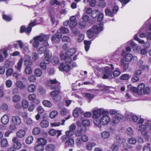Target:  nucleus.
Masks as SVG:
<instances>
[{"instance_id": "34", "label": "nucleus", "mask_w": 151, "mask_h": 151, "mask_svg": "<svg viewBox=\"0 0 151 151\" xmlns=\"http://www.w3.org/2000/svg\"><path fill=\"white\" fill-rule=\"evenodd\" d=\"M49 122L47 120H42L40 123V126L42 128H46L49 126Z\"/></svg>"}, {"instance_id": "39", "label": "nucleus", "mask_w": 151, "mask_h": 151, "mask_svg": "<svg viewBox=\"0 0 151 151\" xmlns=\"http://www.w3.org/2000/svg\"><path fill=\"white\" fill-rule=\"evenodd\" d=\"M43 46L40 47L38 50V53L40 54H42L45 52V50L47 48V47L48 46H45L44 44H42Z\"/></svg>"}, {"instance_id": "41", "label": "nucleus", "mask_w": 151, "mask_h": 151, "mask_svg": "<svg viewBox=\"0 0 151 151\" xmlns=\"http://www.w3.org/2000/svg\"><path fill=\"white\" fill-rule=\"evenodd\" d=\"M42 103L45 106L49 108L51 107L52 105V104L50 101L46 100H43Z\"/></svg>"}, {"instance_id": "62", "label": "nucleus", "mask_w": 151, "mask_h": 151, "mask_svg": "<svg viewBox=\"0 0 151 151\" xmlns=\"http://www.w3.org/2000/svg\"><path fill=\"white\" fill-rule=\"evenodd\" d=\"M62 41L63 42H70L71 41V39L68 36H64L62 38Z\"/></svg>"}, {"instance_id": "52", "label": "nucleus", "mask_w": 151, "mask_h": 151, "mask_svg": "<svg viewBox=\"0 0 151 151\" xmlns=\"http://www.w3.org/2000/svg\"><path fill=\"white\" fill-rule=\"evenodd\" d=\"M105 12L106 15L110 17H112L114 16V13L109 9H106L105 10Z\"/></svg>"}, {"instance_id": "26", "label": "nucleus", "mask_w": 151, "mask_h": 151, "mask_svg": "<svg viewBox=\"0 0 151 151\" xmlns=\"http://www.w3.org/2000/svg\"><path fill=\"white\" fill-rule=\"evenodd\" d=\"M36 143L37 144H40L44 146L46 144L47 142L45 139L43 138H39L37 139Z\"/></svg>"}, {"instance_id": "30", "label": "nucleus", "mask_w": 151, "mask_h": 151, "mask_svg": "<svg viewBox=\"0 0 151 151\" xmlns=\"http://www.w3.org/2000/svg\"><path fill=\"white\" fill-rule=\"evenodd\" d=\"M44 149V146L42 145L37 144L34 147L35 151H43Z\"/></svg>"}, {"instance_id": "27", "label": "nucleus", "mask_w": 151, "mask_h": 151, "mask_svg": "<svg viewBox=\"0 0 151 151\" xmlns=\"http://www.w3.org/2000/svg\"><path fill=\"white\" fill-rule=\"evenodd\" d=\"M34 73L35 76L37 77H40L42 74V71L40 68H38L35 70Z\"/></svg>"}, {"instance_id": "45", "label": "nucleus", "mask_w": 151, "mask_h": 151, "mask_svg": "<svg viewBox=\"0 0 151 151\" xmlns=\"http://www.w3.org/2000/svg\"><path fill=\"white\" fill-rule=\"evenodd\" d=\"M25 73L27 75H30L32 73V68L29 66H26L24 69Z\"/></svg>"}, {"instance_id": "35", "label": "nucleus", "mask_w": 151, "mask_h": 151, "mask_svg": "<svg viewBox=\"0 0 151 151\" xmlns=\"http://www.w3.org/2000/svg\"><path fill=\"white\" fill-rule=\"evenodd\" d=\"M21 97L20 96L18 95H15L13 96L12 99L13 102L14 103H17L21 100Z\"/></svg>"}, {"instance_id": "17", "label": "nucleus", "mask_w": 151, "mask_h": 151, "mask_svg": "<svg viewBox=\"0 0 151 151\" xmlns=\"http://www.w3.org/2000/svg\"><path fill=\"white\" fill-rule=\"evenodd\" d=\"M83 113V111L80 107H77L73 111V115L75 117H78L80 114Z\"/></svg>"}, {"instance_id": "32", "label": "nucleus", "mask_w": 151, "mask_h": 151, "mask_svg": "<svg viewBox=\"0 0 151 151\" xmlns=\"http://www.w3.org/2000/svg\"><path fill=\"white\" fill-rule=\"evenodd\" d=\"M29 102L25 99H23L22 101L21 106L24 109H27L29 106Z\"/></svg>"}, {"instance_id": "53", "label": "nucleus", "mask_w": 151, "mask_h": 151, "mask_svg": "<svg viewBox=\"0 0 151 151\" xmlns=\"http://www.w3.org/2000/svg\"><path fill=\"white\" fill-rule=\"evenodd\" d=\"M128 142L130 145H134L136 143L137 140L135 138L131 137L128 139Z\"/></svg>"}, {"instance_id": "4", "label": "nucleus", "mask_w": 151, "mask_h": 151, "mask_svg": "<svg viewBox=\"0 0 151 151\" xmlns=\"http://www.w3.org/2000/svg\"><path fill=\"white\" fill-rule=\"evenodd\" d=\"M110 67H106L102 70L103 76L102 78L103 79L114 78V76H112V70L114 69V65H110Z\"/></svg>"}, {"instance_id": "28", "label": "nucleus", "mask_w": 151, "mask_h": 151, "mask_svg": "<svg viewBox=\"0 0 151 151\" xmlns=\"http://www.w3.org/2000/svg\"><path fill=\"white\" fill-rule=\"evenodd\" d=\"M23 59L22 58H20L17 65L15 66V68L17 69L19 71H20L22 67Z\"/></svg>"}, {"instance_id": "54", "label": "nucleus", "mask_w": 151, "mask_h": 151, "mask_svg": "<svg viewBox=\"0 0 151 151\" xmlns=\"http://www.w3.org/2000/svg\"><path fill=\"white\" fill-rule=\"evenodd\" d=\"M52 55V53L49 50H47L45 52L44 56L45 58H51Z\"/></svg>"}, {"instance_id": "2", "label": "nucleus", "mask_w": 151, "mask_h": 151, "mask_svg": "<svg viewBox=\"0 0 151 151\" xmlns=\"http://www.w3.org/2000/svg\"><path fill=\"white\" fill-rule=\"evenodd\" d=\"M108 114H102L99 119H94L93 122L94 124L99 127L108 125L110 121V117Z\"/></svg>"}, {"instance_id": "5", "label": "nucleus", "mask_w": 151, "mask_h": 151, "mask_svg": "<svg viewBox=\"0 0 151 151\" xmlns=\"http://www.w3.org/2000/svg\"><path fill=\"white\" fill-rule=\"evenodd\" d=\"M92 113L94 119L101 117L102 114H107L108 112L107 110L102 108H95L92 110Z\"/></svg>"}, {"instance_id": "16", "label": "nucleus", "mask_w": 151, "mask_h": 151, "mask_svg": "<svg viewBox=\"0 0 151 151\" xmlns=\"http://www.w3.org/2000/svg\"><path fill=\"white\" fill-rule=\"evenodd\" d=\"M13 123L16 125H19L21 123V120L20 117L18 116H13L12 119Z\"/></svg>"}, {"instance_id": "24", "label": "nucleus", "mask_w": 151, "mask_h": 151, "mask_svg": "<svg viewBox=\"0 0 151 151\" xmlns=\"http://www.w3.org/2000/svg\"><path fill=\"white\" fill-rule=\"evenodd\" d=\"M120 64L122 66L123 70L126 71L128 68L129 64L128 63H126L123 59H121L120 61Z\"/></svg>"}, {"instance_id": "48", "label": "nucleus", "mask_w": 151, "mask_h": 151, "mask_svg": "<svg viewBox=\"0 0 151 151\" xmlns=\"http://www.w3.org/2000/svg\"><path fill=\"white\" fill-rule=\"evenodd\" d=\"M41 130L40 128L38 127H36L34 128L32 130V133L35 135H37L40 133Z\"/></svg>"}, {"instance_id": "20", "label": "nucleus", "mask_w": 151, "mask_h": 151, "mask_svg": "<svg viewBox=\"0 0 151 151\" xmlns=\"http://www.w3.org/2000/svg\"><path fill=\"white\" fill-rule=\"evenodd\" d=\"M36 88V86L34 84H30L28 86L27 90L29 93H33L35 91Z\"/></svg>"}, {"instance_id": "6", "label": "nucleus", "mask_w": 151, "mask_h": 151, "mask_svg": "<svg viewBox=\"0 0 151 151\" xmlns=\"http://www.w3.org/2000/svg\"><path fill=\"white\" fill-rule=\"evenodd\" d=\"M72 59L71 58H68L65 60V63H62L59 67L60 70L63 72H68L71 69L70 65Z\"/></svg>"}, {"instance_id": "57", "label": "nucleus", "mask_w": 151, "mask_h": 151, "mask_svg": "<svg viewBox=\"0 0 151 151\" xmlns=\"http://www.w3.org/2000/svg\"><path fill=\"white\" fill-rule=\"evenodd\" d=\"M60 32L63 34H67L69 32L68 29L64 27H61L60 29Z\"/></svg>"}, {"instance_id": "47", "label": "nucleus", "mask_w": 151, "mask_h": 151, "mask_svg": "<svg viewBox=\"0 0 151 151\" xmlns=\"http://www.w3.org/2000/svg\"><path fill=\"white\" fill-rule=\"evenodd\" d=\"M59 61L58 58L56 56H55L53 58L52 62L53 65H57L59 63Z\"/></svg>"}, {"instance_id": "19", "label": "nucleus", "mask_w": 151, "mask_h": 151, "mask_svg": "<svg viewBox=\"0 0 151 151\" xmlns=\"http://www.w3.org/2000/svg\"><path fill=\"white\" fill-rule=\"evenodd\" d=\"M17 42L18 43V45L21 50H23L25 51H27L28 50V45L24 44L21 40H18Z\"/></svg>"}, {"instance_id": "63", "label": "nucleus", "mask_w": 151, "mask_h": 151, "mask_svg": "<svg viewBox=\"0 0 151 151\" xmlns=\"http://www.w3.org/2000/svg\"><path fill=\"white\" fill-rule=\"evenodd\" d=\"M84 96L87 98L90 99H92L94 97V95L92 93H85L84 94Z\"/></svg>"}, {"instance_id": "64", "label": "nucleus", "mask_w": 151, "mask_h": 151, "mask_svg": "<svg viewBox=\"0 0 151 151\" xmlns=\"http://www.w3.org/2000/svg\"><path fill=\"white\" fill-rule=\"evenodd\" d=\"M69 111L65 108L62 109L60 111V114L63 116L66 115L69 113Z\"/></svg>"}, {"instance_id": "40", "label": "nucleus", "mask_w": 151, "mask_h": 151, "mask_svg": "<svg viewBox=\"0 0 151 151\" xmlns=\"http://www.w3.org/2000/svg\"><path fill=\"white\" fill-rule=\"evenodd\" d=\"M66 143L69 146L73 147L74 145V139L73 138H70L67 140Z\"/></svg>"}, {"instance_id": "18", "label": "nucleus", "mask_w": 151, "mask_h": 151, "mask_svg": "<svg viewBox=\"0 0 151 151\" xmlns=\"http://www.w3.org/2000/svg\"><path fill=\"white\" fill-rule=\"evenodd\" d=\"M96 143L93 142H89L86 144L85 147L86 150L88 151H91L93 147L96 145Z\"/></svg>"}, {"instance_id": "7", "label": "nucleus", "mask_w": 151, "mask_h": 151, "mask_svg": "<svg viewBox=\"0 0 151 151\" xmlns=\"http://www.w3.org/2000/svg\"><path fill=\"white\" fill-rule=\"evenodd\" d=\"M145 87V84L143 83H141L138 86L137 89L136 87H132L131 89L132 91L135 93V96L137 95L140 96L142 94V91L144 88Z\"/></svg>"}, {"instance_id": "56", "label": "nucleus", "mask_w": 151, "mask_h": 151, "mask_svg": "<svg viewBox=\"0 0 151 151\" xmlns=\"http://www.w3.org/2000/svg\"><path fill=\"white\" fill-rule=\"evenodd\" d=\"M93 31H92L91 29H88L87 31V34L88 37L90 39L92 38L93 36Z\"/></svg>"}, {"instance_id": "42", "label": "nucleus", "mask_w": 151, "mask_h": 151, "mask_svg": "<svg viewBox=\"0 0 151 151\" xmlns=\"http://www.w3.org/2000/svg\"><path fill=\"white\" fill-rule=\"evenodd\" d=\"M112 76H114V78L115 77L119 76L121 74V72L118 68H116L114 71H112Z\"/></svg>"}, {"instance_id": "11", "label": "nucleus", "mask_w": 151, "mask_h": 151, "mask_svg": "<svg viewBox=\"0 0 151 151\" xmlns=\"http://www.w3.org/2000/svg\"><path fill=\"white\" fill-rule=\"evenodd\" d=\"M13 142V146L14 148L17 150L20 149L22 147V145L19 139L17 137H14L12 139Z\"/></svg>"}, {"instance_id": "25", "label": "nucleus", "mask_w": 151, "mask_h": 151, "mask_svg": "<svg viewBox=\"0 0 151 151\" xmlns=\"http://www.w3.org/2000/svg\"><path fill=\"white\" fill-rule=\"evenodd\" d=\"M131 92V91H127L126 94L125 95V98L127 101H130L133 100Z\"/></svg>"}, {"instance_id": "31", "label": "nucleus", "mask_w": 151, "mask_h": 151, "mask_svg": "<svg viewBox=\"0 0 151 151\" xmlns=\"http://www.w3.org/2000/svg\"><path fill=\"white\" fill-rule=\"evenodd\" d=\"M76 52V50L74 48H71L68 50L66 52V55L68 57L73 56Z\"/></svg>"}, {"instance_id": "44", "label": "nucleus", "mask_w": 151, "mask_h": 151, "mask_svg": "<svg viewBox=\"0 0 151 151\" xmlns=\"http://www.w3.org/2000/svg\"><path fill=\"white\" fill-rule=\"evenodd\" d=\"M75 143L77 147H80L82 143V141L81 139V138L78 137L76 139Z\"/></svg>"}, {"instance_id": "43", "label": "nucleus", "mask_w": 151, "mask_h": 151, "mask_svg": "<svg viewBox=\"0 0 151 151\" xmlns=\"http://www.w3.org/2000/svg\"><path fill=\"white\" fill-rule=\"evenodd\" d=\"M110 135L109 132L106 131H104L101 133L102 137L104 139L108 138L110 136Z\"/></svg>"}, {"instance_id": "50", "label": "nucleus", "mask_w": 151, "mask_h": 151, "mask_svg": "<svg viewBox=\"0 0 151 151\" xmlns=\"http://www.w3.org/2000/svg\"><path fill=\"white\" fill-rule=\"evenodd\" d=\"M51 40L53 43H58L60 42V39L55 35H53L52 36Z\"/></svg>"}, {"instance_id": "9", "label": "nucleus", "mask_w": 151, "mask_h": 151, "mask_svg": "<svg viewBox=\"0 0 151 151\" xmlns=\"http://www.w3.org/2000/svg\"><path fill=\"white\" fill-rule=\"evenodd\" d=\"M125 116L127 119L129 121H133L134 122H137L139 119V117L133 113L127 112Z\"/></svg>"}, {"instance_id": "38", "label": "nucleus", "mask_w": 151, "mask_h": 151, "mask_svg": "<svg viewBox=\"0 0 151 151\" xmlns=\"http://www.w3.org/2000/svg\"><path fill=\"white\" fill-rule=\"evenodd\" d=\"M55 149V146L52 144H48L45 147L47 151H53Z\"/></svg>"}, {"instance_id": "29", "label": "nucleus", "mask_w": 151, "mask_h": 151, "mask_svg": "<svg viewBox=\"0 0 151 151\" xmlns=\"http://www.w3.org/2000/svg\"><path fill=\"white\" fill-rule=\"evenodd\" d=\"M16 85L17 88L20 89H24L26 87L25 85L23 84V83L19 81L16 82Z\"/></svg>"}, {"instance_id": "61", "label": "nucleus", "mask_w": 151, "mask_h": 151, "mask_svg": "<svg viewBox=\"0 0 151 151\" xmlns=\"http://www.w3.org/2000/svg\"><path fill=\"white\" fill-rule=\"evenodd\" d=\"M126 132L128 135H132L133 134V131L132 129L130 127L127 128Z\"/></svg>"}, {"instance_id": "37", "label": "nucleus", "mask_w": 151, "mask_h": 151, "mask_svg": "<svg viewBox=\"0 0 151 151\" xmlns=\"http://www.w3.org/2000/svg\"><path fill=\"white\" fill-rule=\"evenodd\" d=\"M58 114V111L56 110H53L50 112L49 114V117L51 119H53L55 118Z\"/></svg>"}, {"instance_id": "58", "label": "nucleus", "mask_w": 151, "mask_h": 151, "mask_svg": "<svg viewBox=\"0 0 151 151\" xmlns=\"http://www.w3.org/2000/svg\"><path fill=\"white\" fill-rule=\"evenodd\" d=\"M81 124L83 126L87 127L90 125V122L88 120L85 119L82 121Z\"/></svg>"}, {"instance_id": "36", "label": "nucleus", "mask_w": 151, "mask_h": 151, "mask_svg": "<svg viewBox=\"0 0 151 151\" xmlns=\"http://www.w3.org/2000/svg\"><path fill=\"white\" fill-rule=\"evenodd\" d=\"M8 144L7 140L5 139H3L0 142L1 145L3 147H6Z\"/></svg>"}, {"instance_id": "33", "label": "nucleus", "mask_w": 151, "mask_h": 151, "mask_svg": "<svg viewBox=\"0 0 151 151\" xmlns=\"http://www.w3.org/2000/svg\"><path fill=\"white\" fill-rule=\"evenodd\" d=\"M84 43L85 45V49L86 52H87L90 48V45L91 43L90 41L84 40Z\"/></svg>"}, {"instance_id": "1", "label": "nucleus", "mask_w": 151, "mask_h": 151, "mask_svg": "<svg viewBox=\"0 0 151 151\" xmlns=\"http://www.w3.org/2000/svg\"><path fill=\"white\" fill-rule=\"evenodd\" d=\"M50 36L48 35H45L43 34L37 36L33 38L34 40L33 44V46L35 48L37 47L39 45L40 42H43L45 46H49L48 40L49 39Z\"/></svg>"}, {"instance_id": "21", "label": "nucleus", "mask_w": 151, "mask_h": 151, "mask_svg": "<svg viewBox=\"0 0 151 151\" xmlns=\"http://www.w3.org/2000/svg\"><path fill=\"white\" fill-rule=\"evenodd\" d=\"M86 130L83 129H76L74 132V133L75 136L76 137H81L82 135V134L83 132L85 133Z\"/></svg>"}, {"instance_id": "51", "label": "nucleus", "mask_w": 151, "mask_h": 151, "mask_svg": "<svg viewBox=\"0 0 151 151\" xmlns=\"http://www.w3.org/2000/svg\"><path fill=\"white\" fill-rule=\"evenodd\" d=\"M28 80L29 82H35L36 80L35 76L33 75H31L28 77Z\"/></svg>"}, {"instance_id": "13", "label": "nucleus", "mask_w": 151, "mask_h": 151, "mask_svg": "<svg viewBox=\"0 0 151 151\" xmlns=\"http://www.w3.org/2000/svg\"><path fill=\"white\" fill-rule=\"evenodd\" d=\"M103 24H100L98 25L94 26L93 28V31L94 34H97L102 31L103 29Z\"/></svg>"}, {"instance_id": "23", "label": "nucleus", "mask_w": 151, "mask_h": 151, "mask_svg": "<svg viewBox=\"0 0 151 151\" xmlns=\"http://www.w3.org/2000/svg\"><path fill=\"white\" fill-rule=\"evenodd\" d=\"M16 134L17 136L18 137L22 138L25 135L26 132L25 130L20 129L16 132Z\"/></svg>"}, {"instance_id": "46", "label": "nucleus", "mask_w": 151, "mask_h": 151, "mask_svg": "<svg viewBox=\"0 0 151 151\" xmlns=\"http://www.w3.org/2000/svg\"><path fill=\"white\" fill-rule=\"evenodd\" d=\"M33 138L32 136H29L27 137L26 139L25 142L27 144H30L33 141Z\"/></svg>"}, {"instance_id": "10", "label": "nucleus", "mask_w": 151, "mask_h": 151, "mask_svg": "<svg viewBox=\"0 0 151 151\" xmlns=\"http://www.w3.org/2000/svg\"><path fill=\"white\" fill-rule=\"evenodd\" d=\"M125 52L123 51L122 54L124 60L126 62L131 61L132 60H137V58L136 56H133V55L130 53L125 54Z\"/></svg>"}, {"instance_id": "59", "label": "nucleus", "mask_w": 151, "mask_h": 151, "mask_svg": "<svg viewBox=\"0 0 151 151\" xmlns=\"http://www.w3.org/2000/svg\"><path fill=\"white\" fill-rule=\"evenodd\" d=\"M129 76L127 74H125L122 75L120 77V79L122 80H126L129 78Z\"/></svg>"}, {"instance_id": "60", "label": "nucleus", "mask_w": 151, "mask_h": 151, "mask_svg": "<svg viewBox=\"0 0 151 151\" xmlns=\"http://www.w3.org/2000/svg\"><path fill=\"white\" fill-rule=\"evenodd\" d=\"M2 17L7 22L10 21L12 20V17L7 15L3 14Z\"/></svg>"}, {"instance_id": "55", "label": "nucleus", "mask_w": 151, "mask_h": 151, "mask_svg": "<svg viewBox=\"0 0 151 151\" xmlns=\"http://www.w3.org/2000/svg\"><path fill=\"white\" fill-rule=\"evenodd\" d=\"M66 135L68 138L71 137L73 135L74 132L68 130L67 131L65 132Z\"/></svg>"}, {"instance_id": "14", "label": "nucleus", "mask_w": 151, "mask_h": 151, "mask_svg": "<svg viewBox=\"0 0 151 151\" xmlns=\"http://www.w3.org/2000/svg\"><path fill=\"white\" fill-rule=\"evenodd\" d=\"M36 96L35 94H31L28 96V99L29 101H33L35 105H37L40 103L39 99H36Z\"/></svg>"}, {"instance_id": "22", "label": "nucleus", "mask_w": 151, "mask_h": 151, "mask_svg": "<svg viewBox=\"0 0 151 151\" xmlns=\"http://www.w3.org/2000/svg\"><path fill=\"white\" fill-rule=\"evenodd\" d=\"M1 122L4 124H7L9 121V119L8 116L6 114L4 115L1 118Z\"/></svg>"}, {"instance_id": "8", "label": "nucleus", "mask_w": 151, "mask_h": 151, "mask_svg": "<svg viewBox=\"0 0 151 151\" xmlns=\"http://www.w3.org/2000/svg\"><path fill=\"white\" fill-rule=\"evenodd\" d=\"M36 21L35 20L32 22H31L29 24V26L26 28L24 26H22L20 29V32L21 33L25 32L26 33L29 34L32 30V27L37 24L36 23Z\"/></svg>"}, {"instance_id": "49", "label": "nucleus", "mask_w": 151, "mask_h": 151, "mask_svg": "<svg viewBox=\"0 0 151 151\" xmlns=\"http://www.w3.org/2000/svg\"><path fill=\"white\" fill-rule=\"evenodd\" d=\"M81 138L82 142H87L89 140L88 136L85 134H82L81 137Z\"/></svg>"}, {"instance_id": "15", "label": "nucleus", "mask_w": 151, "mask_h": 151, "mask_svg": "<svg viewBox=\"0 0 151 151\" xmlns=\"http://www.w3.org/2000/svg\"><path fill=\"white\" fill-rule=\"evenodd\" d=\"M77 24V21L70 22L69 23V26L70 27L71 29L72 30L73 33L76 36L77 35V33L78 32V31L74 27L76 26Z\"/></svg>"}, {"instance_id": "12", "label": "nucleus", "mask_w": 151, "mask_h": 151, "mask_svg": "<svg viewBox=\"0 0 151 151\" xmlns=\"http://www.w3.org/2000/svg\"><path fill=\"white\" fill-rule=\"evenodd\" d=\"M147 127L144 124H141L138 126V130L140 132L142 135L144 136H147L148 132L146 129Z\"/></svg>"}, {"instance_id": "3", "label": "nucleus", "mask_w": 151, "mask_h": 151, "mask_svg": "<svg viewBox=\"0 0 151 151\" xmlns=\"http://www.w3.org/2000/svg\"><path fill=\"white\" fill-rule=\"evenodd\" d=\"M57 83V80L55 79L54 80H51L47 81V85L50 87H52V89H57L54 90L51 92L50 93V96L52 97H54L57 96L60 93V90L59 89L58 86L57 85L55 86H52V85L54 84H56Z\"/></svg>"}]
</instances>
